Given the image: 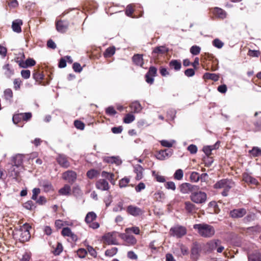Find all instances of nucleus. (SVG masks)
<instances>
[{"mask_svg": "<svg viewBox=\"0 0 261 261\" xmlns=\"http://www.w3.org/2000/svg\"><path fill=\"white\" fill-rule=\"evenodd\" d=\"M190 199L195 203L203 204L207 200V195L204 192L195 191L190 195Z\"/></svg>", "mask_w": 261, "mask_h": 261, "instance_id": "7ed1b4c3", "label": "nucleus"}, {"mask_svg": "<svg viewBox=\"0 0 261 261\" xmlns=\"http://www.w3.org/2000/svg\"><path fill=\"white\" fill-rule=\"evenodd\" d=\"M213 13L217 17L220 19H224L226 17V13L222 9L215 7L213 10Z\"/></svg>", "mask_w": 261, "mask_h": 261, "instance_id": "4be33fe9", "label": "nucleus"}, {"mask_svg": "<svg viewBox=\"0 0 261 261\" xmlns=\"http://www.w3.org/2000/svg\"><path fill=\"white\" fill-rule=\"evenodd\" d=\"M102 241L103 244L107 245H117L116 236L114 232H108L102 237Z\"/></svg>", "mask_w": 261, "mask_h": 261, "instance_id": "423d86ee", "label": "nucleus"}, {"mask_svg": "<svg viewBox=\"0 0 261 261\" xmlns=\"http://www.w3.org/2000/svg\"><path fill=\"white\" fill-rule=\"evenodd\" d=\"M32 227L28 223H25L23 226H21L18 232L19 234V240L21 242L28 241L31 238L30 229Z\"/></svg>", "mask_w": 261, "mask_h": 261, "instance_id": "20e7f679", "label": "nucleus"}, {"mask_svg": "<svg viewBox=\"0 0 261 261\" xmlns=\"http://www.w3.org/2000/svg\"><path fill=\"white\" fill-rule=\"evenodd\" d=\"M99 174V172L95 169H91L87 173V176L88 178L92 179L96 177Z\"/></svg>", "mask_w": 261, "mask_h": 261, "instance_id": "49530a36", "label": "nucleus"}, {"mask_svg": "<svg viewBox=\"0 0 261 261\" xmlns=\"http://www.w3.org/2000/svg\"><path fill=\"white\" fill-rule=\"evenodd\" d=\"M157 74V69L154 66H150L146 74L151 75V76H155Z\"/></svg>", "mask_w": 261, "mask_h": 261, "instance_id": "bf43d9fd", "label": "nucleus"}, {"mask_svg": "<svg viewBox=\"0 0 261 261\" xmlns=\"http://www.w3.org/2000/svg\"><path fill=\"white\" fill-rule=\"evenodd\" d=\"M201 48L197 45H193L190 48V53L193 55H197L200 52Z\"/></svg>", "mask_w": 261, "mask_h": 261, "instance_id": "6e6d98bb", "label": "nucleus"}, {"mask_svg": "<svg viewBox=\"0 0 261 261\" xmlns=\"http://www.w3.org/2000/svg\"><path fill=\"white\" fill-rule=\"evenodd\" d=\"M184 176L183 171L180 169H177L174 174L173 177L175 179L180 180L182 179Z\"/></svg>", "mask_w": 261, "mask_h": 261, "instance_id": "09e8293b", "label": "nucleus"}, {"mask_svg": "<svg viewBox=\"0 0 261 261\" xmlns=\"http://www.w3.org/2000/svg\"><path fill=\"white\" fill-rule=\"evenodd\" d=\"M125 231L126 233L132 232L136 234H139L140 233V230L138 227L135 226L126 228L125 229Z\"/></svg>", "mask_w": 261, "mask_h": 261, "instance_id": "13d9d810", "label": "nucleus"}, {"mask_svg": "<svg viewBox=\"0 0 261 261\" xmlns=\"http://www.w3.org/2000/svg\"><path fill=\"white\" fill-rule=\"evenodd\" d=\"M71 233L70 228L68 227L63 228L61 232L62 234L64 237H69Z\"/></svg>", "mask_w": 261, "mask_h": 261, "instance_id": "69168bd1", "label": "nucleus"}, {"mask_svg": "<svg viewBox=\"0 0 261 261\" xmlns=\"http://www.w3.org/2000/svg\"><path fill=\"white\" fill-rule=\"evenodd\" d=\"M215 241L213 240H211L207 242V246L209 250H213L217 249V244H216Z\"/></svg>", "mask_w": 261, "mask_h": 261, "instance_id": "774afa93", "label": "nucleus"}, {"mask_svg": "<svg viewBox=\"0 0 261 261\" xmlns=\"http://www.w3.org/2000/svg\"><path fill=\"white\" fill-rule=\"evenodd\" d=\"M6 3L10 7L12 8H16L18 6V3L17 0H7Z\"/></svg>", "mask_w": 261, "mask_h": 261, "instance_id": "052dcab7", "label": "nucleus"}, {"mask_svg": "<svg viewBox=\"0 0 261 261\" xmlns=\"http://www.w3.org/2000/svg\"><path fill=\"white\" fill-rule=\"evenodd\" d=\"M180 191L183 194H188L190 192L193 193L195 191H198V186L192 185L190 183H182L179 186Z\"/></svg>", "mask_w": 261, "mask_h": 261, "instance_id": "0eeeda50", "label": "nucleus"}, {"mask_svg": "<svg viewBox=\"0 0 261 261\" xmlns=\"http://www.w3.org/2000/svg\"><path fill=\"white\" fill-rule=\"evenodd\" d=\"M203 79L206 80H211L215 82L218 81L219 79V76L218 74L215 73H211L208 72L205 73L203 75Z\"/></svg>", "mask_w": 261, "mask_h": 261, "instance_id": "72a5a7b5", "label": "nucleus"}, {"mask_svg": "<svg viewBox=\"0 0 261 261\" xmlns=\"http://www.w3.org/2000/svg\"><path fill=\"white\" fill-rule=\"evenodd\" d=\"M4 98L9 102H12L13 97V93L10 88H7L4 92Z\"/></svg>", "mask_w": 261, "mask_h": 261, "instance_id": "473e14b6", "label": "nucleus"}, {"mask_svg": "<svg viewBox=\"0 0 261 261\" xmlns=\"http://www.w3.org/2000/svg\"><path fill=\"white\" fill-rule=\"evenodd\" d=\"M97 216L96 214L93 212H90L87 214L85 221L89 227L95 229L99 228L100 226L98 222H94Z\"/></svg>", "mask_w": 261, "mask_h": 261, "instance_id": "39448f33", "label": "nucleus"}, {"mask_svg": "<svg viewBox=\"0 0 261 261\" xmlns=\"http://www.w3.org/2000/svg\"><path fill=\"white\" fill-rule=\"evenodd\" d=\"M201 251V246L197 243H193L191 248V257L193 259L197 260Z\"/></svg>", "mask_w": 261, "mask_h": 261, "instance_id": "ddd939ff", "label": "nucleus"}, {"mask_svg": "<svg viewBox=\"0 0 261 261\" xmlns=\"http://www.w3.org/2000/svg\"><path fill=\"white\" fill-rule=\"evenodd\" d=\"M23 206L29 210H32L36 207L34 203L31 200H29L25 202L23 204Z\"/></svg>", "mask_w": 261, "mask_h": 261, "instance_id": "603ef678", "label": "nucleus"}, {"mask_svg": "<svg viewBox=\"0 0 261 261\" xmlns=\"http://www.w3.org/2000/svg\"><path fill=\"white\" fill-rule=\"evenodd\" d=\"M69 23L67 20H58L56 22L57 30L61 33H65L68 29Z\"/></svg>", "mask_w": 261, "mask_h": 261, "instance_id": "f8f14e48", "label": "nucleus"}, {"mask_svg": "<svg viewBox=\"0 0 261 261\" xmlns=\"http://www.w3.org/2000/svg\"><path fill=\"white\" fill-rule=\"evenodd\" d=\"M169 66L171 69L175 71H179L181 68V63L179 60H172L169 62Z\"/></svg>", "mask_w": 261, "mask_h": 261, "instance_id": "5701e85b", "label": "nucleus"}, {"mask_svg": "<svg viewBox=\"0 0 261 261\" xmlns=\"http://www.w3.org/2000/svg\"><path fill=\"white\" fill-rule=\"evenodd\" d=\"M118 252L117 247H112L111 249H107L105 251V255L109 257H112L115 255Z\"/></svg>", "mask_w": 261, "mask_h": 261, "instance_id": "37998d69", "label": "nucleus"}, {"mask_svg": "<svg viewBox=\"0 0 261 261\" xmlns=\"http://www.w3.org/2000/svg\"><path fill=\"white\" fill-rule=\"evenodd\" d=\"M126 212L130 215L137 217L142 215L143 213V211L137 206L130 205L127 207Z\"/></svg>", "mask_w": 261, "mask_h": 261, "instance_id": "9d476101", "label": "nucleus"}, {"mask_svg": "<svg viewBox=\"0 0 261 261\" xmlns=\"http://www.w3.org/2000/svg\"><path fill=\"white\" fill-rule=\"evenodd\" d=\"M21 116L20 113L15 114L13 115L12 118L13 122L18 126H22L23 125Z\"/></svg>", "mask_w": 261, "mask_h": 261, "instance_id": "e433bc0d", "label": "nucleus"}, {"mask_svg": "<svg viewBox=\"0 0 261 261\" xmlns=\"http://www.w3.org/2000/svg\"><path fill=\"white\" fill-rule=\"evenodd\" d=\"M154 199L158 201H163L166 198L165 194L162 191H158L154 194Z\"/></svg>", "mask_w": 261, "mask_h": 261, "instance_id": "4c0bfd02", "label": "nucleus"}, {"mask_svg": "<svg viewBox=\"0 0 261 261\" xmlns=\"http://www.w3.org/2000/svg\"><path fill=\"white\" fill-rule=\"evenodd\" d=\"M25 57L23 53H19L17 55V57H16L14 59L15 62L17 63L19 66L21 67L22 65V63L24 62V60L25 59Z\"/></svg>", "mask_w": 261, "mask_h": 261, "instance_id": "c9c22d12", "label": "nucleus"}, {"mask_svg": "<svg viewBox=\"0 0 261 261\" xmlns=\"http://www.w3.org/2000/svg\"><path fill=\"white\" fill-rule=\"evenodd\" d=\"M123 239L126 243L129 246H133L137 243L136 239L132 235L126 234Z\"/></svg>", "mask_w": 261, "mask_h": 261, "instance_id": "2f4dec72", "label": "nucleus"}, {"mask_svg": "<svg viewBox=\"0 0 261 261\" xmlns=\"http://www.w3.org/2000/svg\"><path fill=\"white\" fill-rule=\"evenodd\" d=\"M56 160L58 163L63 168H67L70 166V163L67 158L64 155H59Z\"/></svg>", "mask_w": 261, "mask_h": 261, "instance_id": "6ab92c4d", "label": "nucleus"}, {"mask_svg": "<svg viewBox=\"0 0 261 261\" xmlns=\"http://www.w3.org/2000/svg\"><path fill=\"white\" fill-rule=\"evenodd\" d=\"M23 160L20 155H17L14 158V165L19 167L22 164Z\"/></svg>", "mask_w": 261, "mask_h": 261, "instance_id": "3c124183", "label": "nucleus"}, {"mask_svg": "<svg viewBox=\"0 0 261 261\" xmlns=\"http://www.w3.org/2000/svg\"><path fill=\"white\" fill-rule=\"evenodd\" d=\"M243 180L245 182L249 184L253 177L248 173H244L242 175Z\"/></svg>", "mask_w": 261, "mask_h": 261, "instance_id": "338daca9", "label": "nucleus"}, {"mask_svg": "<svg viewBox=\"0 0 261 261\" xmlns=\"http://www.w3.org/2000/svg\"><path fill=\"white\" fill-rule=\"evenodd\" d=\"M130 108L135 113H139L142 110V106L138 101H134L130 105Z\"/></svg>", "mask_w": 261, "mask_h": 261, "instance_id": "f704fd0d", "label": "nucleus"}, {"mask_svg": "<svg viewBox=\"0 0 261 261\" xmlns=\"http://www.w3.org/2000/svg\"><path fill=\"white\" fill-rule=\"evenodd\" d=\"M135 117L134 115L128 113L123 118V122L125 123H130L135 120Z\"/></svg>", "mask_w": 261, "mask_h": 261, "instance_id": "de8ad7c7", "label": "nucleus"}, {"mask_svg": "<svg viewBox=\"0 0 261 261\" xmlns=\"http://www.w3.org/2000/svg\"><path fill=\"white\" fill-rule=\"evenodd\" d=\"M249 153L253 157L261 156V149L258 147H253Z\"/></svg>", "mask_w": 261, "mask_h": 261, "instance_id": "a19ab883", "label": "nucleus"}, {"mask_svg": "<svg viewBox=\"0 0 261 261\" xmlns=\"http://www.w3.org/2000/svg\"><path fill=\"white\" fill-rule=\"evenodd\" d=\"M22 82L19 78L15 79L13 81L14 89L15 91L19 90Z\"/></svg>", "mask_w": 261, "mask_h": 261, "instance_id": "8fccbe9b", "label": "nucleus"}, {"mask_svg": "<svg viewBox=\"0 0 261 261\" xmlns=\"http://www.w3.org/2000/svg\"><path fill=\"white\" fill-rule=\"evenodd\" d=\"M218 143V142H217L215 144L211 146H204L203 148V151L204 152V153L206 154L207 157H209L212 154V151L213 150L216 149L218 148L217 144Z\"/></svg>", "mask_w": 261, "mask_h": 261, "instance_id": "cd10ccee", "label": "nucleus"}, {"mask_svg": "<svg viewBox=\"0 0 261 261\" xmlns=\"http://www.w3.org/2000/svg\"><path fill=\"white\" fill-rule=\"evenodd\" d=\"M234 186V182L230 179H222L218 181L214 185L215 189H223L221 194L223 196H227L231 188Z\"/></svg>", "mask_w": 261, "mask_h": 261, "instance_id": "f03ea898", "label": "nucleus"}, {"mask_svg": "<svg viewBox=\"0 0 261 261\" xmlns=\"http://www.w3.org/2000/svg\"><path fill=\"white\" fill-rule=\"evenodd\" d=\"M44 74L39 70H34L33 73V77L38 83V85L45 86L48 83H45L42 80L44 79Z\"/></svg>", "mask_w": 261, "mask_h": 261, "instance_id": "dca6fc26", "label": "nucleus"}, {"mask_svg": "<svg viewBox=\"0 0 261 261\" xmlns=\"http://www.w3.org/2000/svg\"><path fill=\"white\" fill-rule=\"evenodd\" d=\"M172 154L173 150L172 149H165L157 152L155 156L159 160H164L171 156Z\"/></svg>", "mask_w": 261, "mask_h": 261, "instance_id": "9b49d317", "label": "nucleus"}, {"mask_svg": "<svg viewBox=\"0 0 261 261\" xmlns=\"http://www.w3.org/2000/svg\"><path fill=\"white\" fill-rule=\"evenodd\" d=\"M20 115H21V117L22 122L28 121L31 119L32 117V114L31 112L21 113Z\"/></svg>", "mask_w": 261, "mask_h": 261, "instance_id": "864d4df0", "label": "nucleus"}, {"mask_svg": "<svg viewBox=\"0 0 261 261\" xmlns=\"http://www.w3.org/2000/svg\"><path fill=\"white\" fill-rule=\"evenodd\" d=\"M41 186L43 188L45 192H49L54 191V187L51 182L48 180H43L41 182Z\"/></svg>", "mask_w": 261, "mask_h": 261, "instance_id": "b1692460", "label": "nucleus"}, {"mask_svg": "<svg viewBox=\"0 0 261 261\" xmlns=\"http://www.w3.org/2000/svg\"><path fill=\"white\" fill-rule=\"evenodd\" d=\"M106 113L110 116H114L117 113V112L113 107L111 106L106 109Z\"/></svg>", "mask_w": 261, "mask_h": 261, "instance_id": "680f3d73", "label": "nucleus"}, {"mask_svg": "<svg viewBox=\"0 0 261 261\" xmlns=\"http://www.w3.org/2000/svg\"><path fill=\"white\" fill-rule=\"evenodd\" d=\"M244 126L247 131H253L254 132L259 131L261 130V119L254 122L252 126H250L247 121L244 123Z\"/></svg>", "mask_w": 261, "mask_h": 261, "instance_id": "1a4fd4ad", "label": "nucleus"}, {"mask_svg": "<svg viewBox=\"0 0 261 261\" xmlns=\"http://www.w3.org/2000/svg\"><path fill=\"white\" fill-rule=\"evenodd\" d=\"M71 191L70 187L68 185H65L64 187L59 190V193L62 195H68Z\"/></svg>", "mask_w": 261, "mask_h": 261, "instance_id": "ea45409f", "label": "nucleus"}, {"mask_svg": "<svg viewBox=\"0 0 261 261\" xmlns=\"http://www.w3.org/2000/svg\"><path fill=\"white\" fill-rule=\"evenodd\" d=\"M247 55L250 57H258L261 55V52L259 50H252L249 49Z\"/></svg>", "mask_w": 261, "mask_h": 261, "instance_id": "c03bdc74", "label": "nucleus"}, {"mask_svg": "<svg viewBox=\"0 0 261 261\" xmlns=\"http://www.w3.org/2000/svg\"><path fill=\"white\" fill-rule=\"evenodd\" d=\"M170 232L173 236H175L177 238H181L186 234L187 229L184 226H177L171 228L170 230Z\"/></svg>", "mask_w": 261, "mask_h": 261, "instance_id": "6e6552de", "label": "nucleus"}, {"mask_svg": "<svg viewBox=\"0 0 261 261\" xmlns=\"http://www.w3.org/2000/svg\"><path fill=\"white\" fill-rule=\"evenodd\" d=\"M95 186L97 189L101 191H107L109 189V185L108 182L105 179H100L98 180Z\"/></svg>", "mask_w": 261, "mask_h": 261, "instance_id": "aec40b11", "label": "nucleus"}, {"mask_svg": "<svg viewBox=\"0 0 261 261\" xmlns=\"http://www.w3.org/2000/svg\"><path fill=\"white\" fill-rule=\"evenodd\" d=\"M3 69L4 70L5 75L8 79L11 78L14 74V70L9 64L4 65Z\"/></svg>", "mask_w": 261, "mask_h": 261, "instance_id": "412c9836", "label": "nucleus"}, {"mask_svg": "<svg viewBox=\"0 0 261 261\" xmlns=\"http://www.w3.org/2000/svg\"><path fill=\"white\" fill-rule=\"evenodd\" d=\"M200 178L199 174L196 172H192L190 175V179L191 181L197 182Z\"/></svg>", "mask_w": 261, "mask_h": 261, "instance_id": "5fc2aeb1", "label": "nucleus"}, {"mask_svg": "<svg viewBox=\"0 0 261 261\" xmlns=\"http://www.w3.org/2000/svg\"><path fill=\"white\" fill-rule=\"evenodd\" d=\"M116 49L114 46H110L107 48L103 53L105 58L111 57L115 53Z\"/></svg>", "mask_w": 261, "mask_h": 261, "instance_id": "58836bf2", "label": "nucleus"}, {"mask_svg": "<svg viewBox=\"0 0 261 261\" xmlns=\"http://www.w3.org/2000/svg\"><path fill=\"white\" fill-rule=\"evenodd\" d=\"M22 64L21 68H27L34 66L36 64V61L33 59L29 58Z\"/></svg>", "mask_w": 261, "mask_h": 261, "instance_id": "79ce46f5", "label": "nucleus"}, {"mask_svg": "<svg viewBox=\"0 0 261 261\" xmlns=\"http://www.w3.org/2000/svg\"><path fill=\"white\" fill-rule=\"evenodd\" d=\"M193 228L197 230L200 236L204 238H211L215 233L214 227L205 223L196 224L194 225Z\"/></svg>", "mask_w": 261, "mask_h": 261, "instance_id": "f257e3e1", "label": "nucleus"}, {"mask_svg": "<svg viewBox=\"0 0 261 261\" xmlns=\"http://www.w3.org/2000/svg\"><path fill=\"white\" fill-rule=\"evenodd\" d=\"M88 252L94 257H95L97 255V252L95 250L92 246L87 245L86 249L83 248V258L85 257V255Z\"/></svg>", "mask_w": 261, "mask_h": 261, "instance_id": "c85d7f7f", "label": "nucleus"}, {"mask_svg": "<svg viewBox=\"0 0 261 261\" xmlns=\"http://www.w3.org/2000/svg\"><path fill=\"white\" fill-rule=\"evenodd\" d=\"M103 161L107 163L113 164L115 163L116 165H119L121 163V160L118 157L115 156H107L103 159Z\"/></svg>", "mask_w": 261, "mask_h": 261, "instance_id": "7c9ffc66", "label": "nucleus"}, {"mask_svg": "<svg viewBox=\"0 0 261 261\" xmlns=\"http://www.w3.org/2000/svg\"><path fill=\"white\" fill-rule=\"evenodd\" d=\"M22 24L21 20L17 19L13 21L12 24V28L13 31L17 33L21 32V25Z\"/></svg>", "mask_w": 261, "mask_h": 261, "instance_id": "bb28decb", "label": "nucleus"}, {"mask_svg": "<svg viewBox=\"0 0 261 261\" xmlns=\"http://www.w3.org/2000/svg\"><path fill=\"white\" fill-rule=\"evenodd\" d=\"M166 189L174 191L176 189V186L174 182L168 181L165 184Z\"/></svg>", "mask_w": 261, "mask_h": 261, "instance_id": "e2e57ef3", "label": "nucleus"}, {"mask_svg": "<svg viewBox=\"0 0 261 261\" xmlns=\"http://www.w3.org/2000/svg\"><path fill=\"white\" fill-rule=\"evenodd\" d=\"M134 12V9L132 5H129L126 7L125 14L128 16H131Z\"/></svg>", "mask_w": 261, "mask_h": 261, "instance_id": "0e129e2a", "label": "nucleus"}, {"mask_svg": "<svg viewBox=\"0 0 261 261\" xmlns=\"http://www.w3.org/2000/svg\"><path fill=\"white\" fill-rule=\"evenodd\" d=\"M185 209L188 214L193 215L196 213L197 208L196 205L189 201L184 202Z\"/></svg>", "mask_w": 261, "mask_h": 261, "instance_id": "a211bd4d", "label": "nucleus"}, {"mask_svg": "<svg viewBox=\"0 0 261 261\" xmlns=\"http://www.w3.org/2000/svg\"><path fill=\"white\" fill-rule=\"evenodd\" d=\"M248 261H261V253L255 251L248 254Z\"/></svg>", "mask_w": 261, "mask_h": 261, "instance_id": "393cba45", "label": "nucleus"}, {"mask_svg": "<svg viewBox=\"0 0 261 261\" xmlns=\"http://www.w3.org/2000/svg\"><path fill=\"white\" fill-rule=\"evenodd\" d=\"M246 213V210L244 208L234 209L230 212L229 215L232 218L238 219L243 217Z\"/></svg>", "mask_w": 261, "mask_h": 261, "instance_id": "4468645a", "label": "nucleus"}, {"mask_svg": "<svg viewBox=\"0 0 261 261\" xmlns=\"http://www.w3.org/2000/svg\"><path fill=\"white\" fill-rule=\"evenodd\" d=\"M63 250V247L62 246V244L60 242H58L56 247H54V246L52 247L51 252L55 256H57V255H59L62 253Z\"/></svg>", "mask_w": 261, "mask_h": 261, "instance_id": "c756f323", "label": "nucleus"}, {"mask_svg": "<svg viewBox=\"0 0 261 261\" xmlns=\"http://www.w3.org/2000/svg\"><path fill=\"white\" fill-rule=\"evenodd\" d=\"M134 63L137 65L142 67L144 64L143 55L141 54H135L132 58Z\"/></svg>", "mask_w": 261, "mask_h": 261, "instance_id": "a878e982", "label": "nucleus"}, {"mask_svg": "<svg viewBox=\"0 0 261 261\" xmlns=\"http://www.w3.org/2000/svg\"><path fill=\"white\" fill-rule=\"evenodd\" d=\"M62 177L68 182L72 183L76 178V173L74 171L68 170L63 173Z\"/></svg>", "mask_w": 261, "mask_h": 261, "instance_id": "2eb2a0df", "label": "nucleus"}, {"mask_svg": "<svg viewBox=\"0 0 261 261\" xmlns=\"http://www.w3.org/2000/svg\"><path fill=\"white\" fill-rule=\"evenodd\" d=\"M167 52V50L165 46H161L155 47L152 53V56L155 60L158 59L159 56H162Z\"/></svg>", "mask_w": 261, "mask_h": 261, "instance_id": "f3484780", "label": "nucleus"}, {"mask_svg": "<svg viewBox=\"0 0 261 261\" xmlns=\"http://www.w3.org/2000/svg\"><path fill=\"white\" fill-rule=\"evenodd\" d=\"M130 181V179L128 177H124L119 180V186L120 188L126 187Z\"/></svg>", "mask_w": 261, "mask_h": 261, "instance_id": "a18cd8bd", "label": "nucleus"}, {"mask_svg": "<svg viewBox=\"0 0 261 261\" xmlns=\"http://www.w3.org/2000/svg\"><path fill=\"white\" fill-rule=\"evenodd\" d=\"M213 45L218 48H221L224 45V43L217 38L213 41Z\"/></svg>", "mask_w": 261, "mask_h": 261, "instance_id": "4d7b16f0", "label": "nucleus"}]
</instances>
